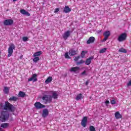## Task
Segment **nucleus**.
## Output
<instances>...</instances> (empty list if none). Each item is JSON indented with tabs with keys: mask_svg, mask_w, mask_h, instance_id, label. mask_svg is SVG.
Listing matches in <instances>:
<instances>
[{
	"mask_svg": "<svg viewBox=\"0 0 131 131\" xmlns=\"http://www.w3.org/2000/svg\"><path fill=\"white\" fill-rule=\"evenodd\" d=\"M0 107H4V110L6 111H9V112H11L12 113H14L15 111H16V107L14 106L12 104L10 103L8 101H6L5 105L4 104L1 103Z\"/></svg>",
	"mask_w": 131,
	"mask_h": 131,
	"instance_id": "obj_1",
	"label": "nucleus"
},
{
	"mask_svg": "<svg viewBox=\"0 0 131 131\" xmlns=\"http://www.w3.org/2000/svg\"><path fill=\"white\" fill-rule=\"evenodd\" d=\"M10 114L7 111H3L0 113V121L1 122H5L9 120Z\"/></svg>",
	"mask_w": 131,
	"mask_h": 131,
	"instance_id": "obj_2",
	"label": "nucleus"
},
{
	"mask_svg": "<svg viewBox=\"0 0 131 131\" xmlns=\"http://www.w3.org/2000/svg\"><path fill=\"white\" fill-rule=\"evenodd\" d=\"M42 100L45 103H51L52 102V96L45 95L42 96Z\"/></svg>",
	"mask_w": 131,
	"mask_h": 131,
	"instance_id": "obj_3",
	"label": "nucleus"
},
{
	"mask_svg": "<svg viewBox=\"0 0 131 131\" xmlns=\"http://www.w3.org/2000/svg\"><path fill=\"white\" fill-rule=\"evenodd\" d=\"M16 47H15V45L12 43L11 46L8 48V57H11L12 55H13V50H15V48Z\"/></svg>",
	"mask_w": 131,
	"mask_h": 131,
	"instance_id": "obj_4",
	"label": "nucleus"
},
{
	"mask_svg": "<svg viewBox=\"0 0 131 131\" xmlns=\"http://www.w3.org/2000/svg\"><path fill=\"white\" fill-rule=\"evenodd\" d=\"M14 24V20L12 19H6L4 21V25L5 26H11Z\"/></svg>",
	"mask_w": 131,
	"mask_h": 131,
	"instance_id": "obj_5",
	"label": "nucleus"
},
{
	"mask_svg": "<svg viewBox=\"0 0 131 131\" xmlns=\"http://www.w3.org/2000/svg\"><path fill=\"white\" fill-rule=\"evenodd\" d=\"M126 33H124L121 34L118 38V41H123V40H125L126 39Z\"/></svg>",
	"mask_w": 131,
	"mask_h": 131,
	"instance_id": "obj_6",
	"label": "nucleus"
},
{
	"mask_svg": "<svg viewBox=\"0 0 131 131\" xmlns=\"http://www.w3.org/2000/svg\"><path fill=\"white\" fill-rule=\"evenodd\" d=\"M34 106L36 109H42V108H45V107H46V105L42 104L39 102H36L34 104Z\"/></svg>",
	"mask_w": 131,
	"mask_h": 131,
	"instance_id": "obj_7",
	"label": "nucleus"
},
{
	"mask_svg": "<svg viewBox=\"0 0 131 131\" xmlns=\"http://www.w3.org/2000/svg\"><path fill=\"white\" fill-rule=\"evenodd\" d=\"M79 70H80V68L79 67H73L71 68L70 70V71L71 72H74V73H79Z\"/></svg>",
	"mask_w": 131,
	"mask_h": 131,
	"instance_id": "obj_8",
	"label": "nucleus"
},
{
	"mask_svg": "<svg viewBox=\"0 0 131 131\" xmlns=\"http://www.w3.org/2000/svg\"><path fill=\"white\" fill-rule=\"evenodd\" d=\"M69 54L70 56H75V55H77V54H78V50H75L72 49L69 50Z\"/></svg>",
	"mask_w": 131,
	"mask_h": 131,
	"instance_id": "obj_9",
	"label": "nucleus"
},
{
	"mask_svg": "<svg viewBox=\"0 0 131 131\" xmlns=\"http://www.w3.org/2000/svg\"><path fill=\"white\" fill-rule=\"evenodd\" d=\"M88 122V117H84L83 119H82V121L81 122V125L83 127H85L86 126V123Z\"/></svg>",
	"mask_w": 131,
	"mask_h": 131,
	"instance_id": "obj_10",
	"label": "nucleus"
},
{
	"mask_svg": "<svg viewBox=\"0 0 131 131\" xmlns=\"http://www.w3.org/2000/svg\"><path fill=\"white\" fill-rule=\"evenodd\" d=\"M70 36V31H67L62 35V37L64 40H66Z\"/></svg>",
	"mask_w": 131,
	"mask_h": 131,
	"instance_id": "obj_11",
	"label": "nucleus"
},
{
	"mask_svg": "<svg viewBox=\"0 0 131 131\" xmlns=\"http://www.w3.org/2000/svg\"><path fill=\"white\" fill-rule=\"evenodd\" d=\"M49 115V110L46 108L43 110L42 113V117L43 118H46V117H48Z\"/></svg>",
	"mask_w": 131,
	"mask_h": 131,
	"instance_id": "obj_12",
	"label": "nucleus"
},
{
	"mask_svg": "<svg viewBox=\"0 0 131 131\" xmlns=\"http://www.w3.org/2000/svg\"><path fill=\"white\" fill-rule=\"evenodd\" d=\"M103 35L104 36V38L103 39L102 41H106V40H107V39H108V37H109V36H110V31L105 32L104 33Z\"/></svg>",
	"mask_w": 131,
	"mask_h": 131,
	"instance_id": "obj_13",
	"label": "nucleus"
},
{
	"mask_svg": "<svg viewBox=\"0 0 131 131\" xmlns=\"http://www.w3.org/2000/svg\"><path fill=\"white\" fill-rule=\"evenodd\" d=\"M51 93L52 94V95L51 96V100H53V99H54V100H57L58 96V95L57 94V92L52 91Z\"/></svg>",
	"mask_w": 131,
	"mask_h": 131,
	"instance_id": "obj_14",
	"label": "nucleus"
},
{
	"mask_svg": "<svg viewBox=\"0 0 131 131\" xmlns=\"http://www.w3.org/2000/svg\"><path fill=\"white\" fill-rule=\"evenodd\" d=\"M37 76V75H36V74H33L32 77L28 79V81H32V80H33V82L37 81V79L36 78V77Z\"/></svg>",
	"mask_w": 131,
	"mask_h": 131,
	"instance_id": "obj_15",
	"label": "nucleus"
},
{
	"mask_svg": "<svg viewBox=\"0 0 131 131\" xmlns=\"http://www.w3.org/2000/svg\"><path fill=\"white\" fill-rule=\"evenodd\" d=\"M95 38L94 37L92 36L89 38L88 40L86 41L87 45H90V43H94L95 42Z\"/></svg>",
	"mask_w": 131,
	"mask_h": 131,
	"instance_id": "obj_16",
	"label": "nucleus"
},
{
	"mask_svg": "<svg viewBox=\"0 0 131 131\" xmlns=\"http://www.w3.org/2000/svg\"><path fill=\"white\" fill-rule=\"evenodd\" d=\"M92 60H94V56H91L86 60L85 65H90L92 63Z\"/></svg>",
	"mask_w": 131,
	"mask_h": 131,
	"instance_id": "obj_17",
	"label": "nucleus"
},
{
	"mask_svg": "<svg viewBox=\"0 0 131 131\" xmlns=\"http://www.w3.org/2000/svg\"><path fill=\"white\" fill-rule=\"evenodd\" d=\"M70 12H71V8H69L68 6H66L63 9V13L67 14V13H70Z\"/></svg>",
	"mask_w": 131,
	"mask_h": 131,
	"instance_id": "obj_18",
	"label": "nucleus"
},
{
	"mask_svg": "<svg viewBox=\"0 0 131 131\" xmlns=\"http://www.w3.org/2000/svg\"><path fill=\"white\" fill-rule=\"evenodd\" d=\"M20 13L23 15H25L26 16H30V13L29 12H28V11H26L24 9H21Z\"/></svg>",
	"mask_w": 131,
	"mask_h": 131,
	"instance_id": "obj_19",
	"label": "nucleus"
},
{
	"mask_svg": "<svg viewBox=\"0 0 131 131\" xmlns=\"http://www.w3.org/2000/svg\"><path fill=\"white\" fill-rule=\"evenodd\" d=\"M115 116L116 119H119V118H122V116H121V115H120V114L118 112H116L115 113Z\"/></svg>",
	"mask_w": 131,
	"mask_h": 131,
	"instance_id": "obj_20",
	"label": "nucleus"
},
{
	"mask_svg": "<svg viewBox=\"0 0 131 131\" xmlns=\"http://www.w3.org/2000/svg\"><path fill=\"white\" fill-rule=\"evenodd\" d=\"M26 96V94L25 93V92H22V91H19L18 93V97L20 98H24Z\"/></svg>",
	"mask_w": 131,
	"mask_h": 131,
	"instance_id": "obj_21",
	"label": "nucleus"
},
{
	"mask_svg": "<svg viewBox=\"0 0 131 131\" xmlns=\"http://www.w3.org/2000/svg\"><path fill=\"white\" fill-rule=\"evenodd\" d=\"M81 99H83V97H82V94L81 93L77 95L76 97V100L77 101H79V100H81Z\"/></svg>",
	"mask_w": 131,
	"mask_h": 131,
	"instance_id": "obj_22",
	"label": "nucleus"
},
{
	"mask_svg": "<svg viewBox=\"0 0 131 131\" xmlns=\"http://www.w3.org/2000/svg\"><path fill=\"white\" fill-rule=\"evenodd\" d=\"M42 54V52L41 51H37L33 55V57H38V56H40Z\"/></svg>",
	"mask_w": 131,
	"mask_h": 131,
	"instance_id": "obj_23",
	"label": "nucleus"
},
{
	"mask_svg": "<svg viewBox=\"0 0 131 131\" xmlns=\"http://www.w3.org/2000/svg\"><path fill=\"white\" fill-rule=\"evenodd\" d=\"M9 126V123H2L1 125V127H2L3 128H7Z\"/></svg>",
	"mask_w": 131,
	"mask_h": 131,
	"instance_id": "obj_24",
	"label": "nucleus"
},
{
	"mask_svg": "<svg viewBox=\"0 0 131 131\" xmlns=\"http://www.w3.org/2000/svg\"><path fill=\"white\" fill-rule=\"evenodd\" d=\"M52 80H53V77H49L45 81L46 83H50V82H52Z\"/></svg>",
	"mask_w": 131,
	"mask_h": 131,
	"instance_id": "obj_25",
	"label": "nucleus"
},
{
	"mask_svg": "<svg viewBox=\"0 0 131 131\" xmlns=\"http://www.w3.org/2000/svg\"><path fill=\"white\" fill-rule=\"evenodd\" d=\"M85 54H88V51H82L81 53V57L84 58V56H85Z\"/></svg>",
	"mask_w": 131,
	"mask_h": 131,
	"instance_id": "obj_26",
	"label": "nucleus"
},
{
	"mask_svg": "<svg viewBox=\"0 0 131 131\" xmlns=\"http://www.w3.org/2000/svg\"><path fill=\"white\" fill-rule=\"evenodd\" d=\"M118 52L120 53H126V50L124 49L123 48H121L120 49H119Z\"/></svg>",
	"mask_w": 131,
	"mask_h": 131,
	"instance_id": "obj_27",
	"label": "nucleus"
},
{
	"mask_svg": "<svg viewBox=\"0 0 131 131\" xmlns=\"http://www.w3.org/2000/svg\"><path fill=\"white\" fill-rule=\"evenodd\" d=\"M17 100H18V98H17L15 96H13L12 97H11L9 99V101H14L15 102H16V101H17Z\"/></svg>",
	"mask_w": 131,
	"mask_h": 131,
	"instance_id": "obj_28",
	"label": "nucleus"
},
{
	"mask_svg": "<svg viewBox=\"0 0 131 131\" xmlns=\"http://www.w3.org/2000/svg\"><path fill=\"white\" fill-rule=\"evenodd\" d=\"M9 88L8 87L4 88V92L5 94H9Z\"/></svg>",
	"mask_w": 131,
	"mask_h": 131,
	"instance_id": "obj_29",
	"label": "nucleus"
},
{
	"mask_svg": "<svg viewBox=\"0 0 131 131\" xmlns=\"http://www.w3.org/2000/svg\"><path fill=\"white\" fill-rule=\"evenodd\" d=\"M106 51H107V48H103L102 49L100 50L99 51V53L100 54H103V53H105V52H106Z\"/></svg>",
	"mask_w": 131,
	"mask_h": 131,
	"instance_id": "obj_30",
	"label": "nucleus"
},
{
	"mask_svg": "<svg viewBox=\"0 0 131 131\" xmlns=\"http://www.w3.org/2000/svg\"><path fill=\"white\" fill-rule=\"evenodd\" d=\"M33 61L34 63H36V62H37V61H39V57H35L33 59Z\"/></svg>",
	"mask_w": 131,
	"mask_h": 131,
	"instance_id": "obj_31",
	"label": "nucleus"
},
{
	"mask_svg": "<svg viewBox=\"0 0 131 131\" xmlns=\"http://www.w3.org/2000/svg\"><path fill=\"white\" fill-rule=\"evenodd\" d=\"M64 57L66 59H71V57L69 56V55L68 54V52H66L64 54Z\"/></svg>",
	"mask_w": 131,
	"mask_h": 131,
	"instance_id": "obj_32",
	"label": "nucleus"
},
{
	"mask_svg": "<svg viewBox=\"0 0 131 131\" xmlns=\"http://www.w3.org/2000/svg\"><path fill=\"white\" fill-rule=\"evenodd\" d=\"M83 63H84V61L82 60H81L80 61H77L76 62V65L78 66L79 65H80V64H83Z\"/></svg>",
	"mask_w": 131,
	"mask_h": 131,
	"instance_id": "obj_33",
	"label": "nucleus"
},
{
	"mask_svg": "<svg viewBox=\"0 0 131 131\" xmlns=\"http://www.w3.org/2000/svg\"><path fill=\"white\" fill-rule=\"evenodd\" d=\"M90 131H96V128L93 126H90Z\"/></svg>",
	"mask_w": 131,
	"mask_h": 131,
	"instance_id": "obj_34",
	"label": "nucleus"
},
{
	"mask_svg": "<svg viewBox=\"0 0 131 131\" xmlns=\"http://www.w3.org/2000/svg\"><path fill=\"white\" fill-rule=\"evenodd\" d=\"M81 75H84L85 76H88V73H86V71H84L81 73Z\"/></svg>",
	"mask_w": 131,
	"mask_h": 131,
	"instance_id": "obj_35",
	"label": "nucleus"
},
{
	"mask_svg": "<svg viewBox=\"0 0 131 131\" xmlns=\"http://www.w3.org/2000/svg\"><path fill=\"white\" fill-rule=\"evenodd\" d=\"M80 58V56H77V57H75L74 60L76 62H77Z\"/></svg>",
	"mask_w": 131,
	"mask_h": 131,
	"instance_id": "obj_36",
	"label": "nucleus"
},
{
	"mask_svg": "<svg viewBox=\"0 0 131 131\" xmlns=\"http://www.w3.org/2000/svg\"><path fill=\"white\" fill-rule=\"evenodd\" d=\"M23 41H27V40H28V37H25V36L23 37Z\"/></svg>",
	"mask_w": 131,
	"mask_h": 131,
	"instance_id": "obj_37",
	"label": "nucleus"
},
{
	"mask_svg": "<svg viewBox=\"0 0 131 131\" xmlns=\"http://www.w3.org/2000/svg\"><path fill=\"white\" fill-rule=\"evenodd\" d=\"M111 104H112V105H114L115 104H116V101H115V100H112L111 101Z\"/></svg>",
	"mask_w": 131,
	"mask_h": 131,
	"instance_id": "obj_38",
	"label": "nucleus"
},
{
	"mask_svg": "<svg viewBox=\"0 0 131 131\" xmlns=\"http://www.w3.org/2000/svg\"><path fill=\"white\" fill-rule=\"evenodd\" d=\"M59 11H60V9L59 8H56V9H55V10L54 11V13H58V12H59Z\"/></svg>",
	"mask_w": 131,
	"mask_h": 131,
	"instance_id": "obj_39",
	"label": "nucleus"
},
{
	"mask_svg": "<svg viewBox=\"0 0 131 131\" xmlns=\"http://www.w3.org/2000/svg\"><path fill=\"white\" fill-rule=\"evenodd\" d=\"M131 85V80H130L127 84V86H129Z\"/></svg>",
	"mask_w": 131,
	"mask_h": 131,
	"instance_id": "obj_40",
	"label": "nucleus"
},
{
	"mask_svg": "<svg viewBox=\"0 0 131 131\" xmlns=\"http://www.w3.org/2000/svg\"><path fill=\"white\" fill-rule=\"evenodd\" d=\"M106 105H108L109 104H110V102L109 101V100H106L105 102Z\"/></svg>",
	"mask_w": 131,
	"mask_h": 131,
	"instance_id": "obj_41",
	"label": "nucleus"
},
{
	"mask_svg": "<svg viewBox=\"0 0 131 131\" xmlns=\"http://www.w3.org/2000/svg\"><path fill=\"white\" fill-rule=\"evenodd\" d=\"M89 82H90V80H87L85 82V85H88Z\"/></svg>",
	"mask_w": 131,
	"mask_h": 131,
	"instance_id": "obj_42",
	"label": "nucleus"
},
{
	"mask_svg": "<svg viewBox=\"0 0 131 131\" xmlns=\"http://www.w3.org/2000/svg\"><path fill=\"white\" fill-rule=\"evenodd\" d=\"M13 2H17V0H13Z\"/></svg>",
	"mask_w": 131,
	"mask_h": 131,
	"instance_id": "obj_43",
	"label": "nucleus"
},
{
	"mask_svg": "<svg viewBox=\"0 0 131 131\" xmlns=\"http://www.w3.org/2000/svg\"><path fill=\"white\" fill-rule=\"evenodd\" d=\"M23 58V56H20V59H22Z\"/></svg>",
	"mask_w": 131,
	"mask_h": 131,
	"instance_id": "obj_44",
	"label": "nucleus"
},
{
	"mask_svg": "<svg viewBox=\"0 0 131 131\" xmlns=\"http://www.w3.org/2000/svg\"><path fill=\"white\" fill-rule=\"evenodd\" d=\"M0 56H1V52H0Z\"/></svg>",
	"mask_w": 131,
	"mask_h": 131,
	"instance_id": "obj_45",
	"label": "nucleus"
}]
</instances>
